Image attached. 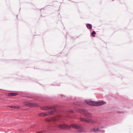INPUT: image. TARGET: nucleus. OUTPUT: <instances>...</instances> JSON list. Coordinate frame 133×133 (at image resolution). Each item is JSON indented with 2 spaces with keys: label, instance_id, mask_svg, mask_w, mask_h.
I'll list each match as a JSON object with an SVG mask.
<instances>
[{
  "label": "nucleus",
  "instance_id": "obj_1",
  "mask_svg": "<svg viewBox=\"0 0 133 133\" xmlns=\"http://www.w3.org/2000/svg\"><path fill=\"white\" fill-rule=\"evenodd\" d=\"M79 111L84 114L87 118V119H86L85 118L80 117L79 119L81 121L87 123H89L91 122L92 124H93L94 122H96V121L95 120H92L89 119V118L91 117V115L86 110L81 109L79 110Z\"/></svg>",
  "mask_w": 133,
  "mask_h": 133
},
{
  "label": "nucleus",
  "instance_id": "obj_2",
  "mask_svg": "<svg viewBox=\"0 0 133 133\" xmlns=\"http://www.w3.org/2000/svg\"><path fill=\"white\" fill-rule=\"evenodd\" d=\"M71 127L77 129L78 133H81L83 131L84 129L83 127L76 124H72L69 125L65 124H60L58 126V128L61 129H69Z\"/></svg>",
  "mask_w": 133,
  "mask_h": 133
},
{
  "label": "nucleus",
  "instance_id": "obj_3",
  "mask_svg": "<svg viewBox=\"0 0 133 133\" xmlns=\"http://www.w3.org/2000/svg\"><path fill=\"white\" fill-rule=\"evenodd\" d=\"M43 109L46 110L48 109H52V110L48 111V115L53 114L56 111L55 107L53 106H46L44 107ZM48 114L46 113H42L39 114V115L40 116H45L48 115Z\"/></svg>",
  "mask_w": 133,
  "mask_h": 133
},
{
  "label": "nucleus",
  "instance_id": "obj_4",
  "mask_svg": "<svg viewBox=\"0 0 133 133\" xmlns=\"http://www.w3.org/2000/svg\"><path fill=\"white\" fill-rule=\"evenodd\" d=\"M85 102L87 104L95 106L102 105L106 103L105 102L101 100L95 102L88 100H85Z\"/></svg>",
  "mask_w": 133,
  "mask_h": 133
},
{
  "label": "nucleus",
  "instance_id": "obj_5",
  "mask_svg": "<svg viewBox=\"0 0 133 133\" xmlns=\"http://www.w3.org/2000/svg\"><path fill=\"white\" fill-rule=\"evenodd\" d=\"M103 128V127H99L97 126H94L90 129V131L92 133H104L105 131L104 130H102V129Z\"/></svg>",
  "mask_w": 133,
  "mask_h": 133
},
{
  "label": "nucleus",
  "instance_id": "obj_6",
  "mask_svg": "<svg viewBox=\"0 0 133 133\" xmlns=\"http://www.w3.org/2000/svg\"><path fill=\"white\" fill-rule=\"evenodd\" d=\"M64 116H62L61 115H57V116H55L53 118H51L50 119H48V122H50V121H52L54 122L61 119L62 117Z\"/></svg>",
  "mask_w": 133,
  "mask_h": 133
},
{
  "label": "nucleus",
  "instance_id": "obj_7",
  "mask_svg": "<svg viewBox=\"0 0 133 133\" xmlns=\"http://www.w3.org/2000/svg\"><path fill=\"white\" fill-rule=\"evenodd\" d=\"M28 106L32 107H36L38 106V104L35 103H28Z\"/></svg>",
  "mask_w": 133,
  "mask_h": 133
},
{
  "label": "nucleus",
  "instance_id": "obj_8",
  "mask_svg": "<svg viewBox=\"0 0 133 133\" xmlns=\"http://www.w3.org/2000/svg\"><path fill=\"white\" fill-rule=\"evenodd\" d=\"M17 94L14 93H11L8 94V95L9 96H14L17 95Z\"/></svg>",
  "mask_w": 133,
  "mask_h": 133
},
{
  "label": "nucleus",
  "instance_id": "obj_9",
  "mask_svg": "<svg viewBox=\"0 0 133 133\" xmlns=\"http://www.w3.org/2000/svg\"><path fill=\"white\" fill-rule=\"evenodd\" d=\"M87 27L88 29H91L92 28L91 25L90 24H87Z\"/></svg>",
  "mask_w": 133,
  "mask_h": 133
},
{
  "label": "nucleus",
  "instance_id": "obj_10",
  "mask_svg": "<svg viewBox=\"0 0 133 133\" xmlns=\"http://www.w3.org/2000/svg\"><path fill=\"white\" fill-rule=\"evenodd\" d=\"M96 34V33L94 31H93L92 32V35L93 37H94L95 35H94Z\"/></svg>",
  "mask_w": 133,
  "mask_h": 133
},
{
  "label": "nucleus",
  "instance_id": "obj_11",
  "mask_svg": "<svg viewBox=\"0 0 133 133\" xmlns=\"http://www.w3.org/2000/svg\"><path fill=\"white\" fill-rule=\"evenodd\" d=\"M19 108V107L18 106H14V108L15 109H18Z\"/></svg>",
  "mask_w": 133,
  "mask_h": 133
},
{
  "label": "nucleus",
  "instance_id": "obj_12",
  "mask_svg": "<svg viewBox=\"0 0 133 133\" xmlns=\"http://www.w3.org/2000/svg\"><path fill=\"white\" fill-rule=\"evenodd\" d=\"M8 107H9L11 108H14V106H8Z\"/></svg>",
  "mask_w": 133,
  "mask_h": 133
},
{
  "label": "nucleus",
  "instance_id": "obj_13",
  "mask_svg": "<svg viewBox=\"0 0 133 133\" xmlns=\"http://www.w3.org/2000/svg\"><path fill=\"white\" fill-rule=\"evenodd\" d=\"M70 111V112H72V111Z\"/></svg>",
  "mask_w": 133,
  "mask_h": 133
}]
</instances>
